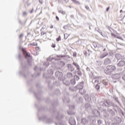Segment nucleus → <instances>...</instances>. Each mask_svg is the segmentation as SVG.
Segmentation results:
<instances>
[{
	"label": "nucleus",
	"mask_w": 125,
	"mask_h": 125,
	"mask_svg": "<svg viewBox=\"0 0 125 125\" xmlns=\"http://www.w3.org/2000/svg\"><path fill=\"white\" fill-rule=\"evenodd\" d=\"M55 76L58 78L59 81H63L65 79L63 76V73L61 72L56 71L55 73Z\"/></svg>",
	"instance_id": "nucleus-4"
},
{
	"label": "nucleus",
	"mask_w": 125,
	"mask_h": 125,
	"mask_svg": "<svg viewBox=\"0 0 125 125\" xmlns=\"http://www.w3.org/2000/svg\"><path fill=\"white\" fill-rule=\"evenodd\" d=\"M122 77H123V74L122 73L115 74L112 76V78L114 79V80H119V79H121Z\"/></svg>",
	"instance_id": "nucleus-8"
},
{
	"label": "nucleus",
	"mask_w": 125,
	"mask_h": 125,
	"mask_svg": "<svg viewBox=\"0 0 125 125\" xmlns=\"http://www.w3.org/2000/svg\"><path fill=\"white\" fill-rule=\"evenodd\" d=\"M107 112H108V113H109V114H110V115H111L112 117L116 115V114L115 113V111H113V110L111 109L108 108Z\"/></svg>",
	"instance_id": "nucleus-16"
},
{
	"label": "nucleus",
	"mask_w": 125,
	"mask_h": 125,
	"mask_svg": "<svg viewBox=\"0 0 125 125\" xmlns=\"http://www.w3.org/2000/svg\"><path fill=\"white\" fill-rule=\"evenodd\" d=\"M104 116H105V117H108V116H109V114L108 113H106V112H104Z\"/></svg>",
	"instance_id": "nucleus-50"
},
{
	"label": "nucleus",
	"mask_w": 125,
	"mask_h": 125,
	"mask_svg": "<svg viewBox=\"0 0 125 125\" xmlns=\"http://www.w3.org/2000/svg\"><path fill=\"white\" fill-rule=\"evenodd\" d=\"M93 46H94V48H95L97 46V44L96 43H94Z\"/></svg>",
	"instance_id": "nucleus-54"
},
{
	"label": "nucleus",
	"mask_w": 125,
	"mask_h": 125,
	"mask_svg": "<svg viewBox=\"0 0 125 125\" xmlns=\"http://www.w3.org/2000/svg\"><path fill=\"white\" fill-rule=\"evenodd\" d=\"M56 125H67V123L65 121L59 122L58 124L55 123Z\"/></svg>",
	"instance_id": "nucleus-20"
},
{
	"label": "nucleus",
	"mask_w": 125,
	"mask_h": 125,
	"mask_svg": "<svg viewBox=\"0 0 125 125\" xmlns=\"http://www.w3.org/2000/svg\"><path fill=\"white\" fill-rule=\"evenodd\" d=\"M59 13H61L62 14V15H64L65 14V12H64V11L62 10H61V11H59Z\"/></svg>",
	"instance_id": "nucleus-38"
},
{
	"label": "nucleus",
	"mask_w": 125,
	"mask_h": 125,
	"mask_svg": "<svg viewBox=\"0 0 125 125\" xmlns=\"http://www.w3.org/2000/svg\"><path fill=\"white\" fill-rule=\"evenodd\" d=\"M88 122V121L85 118H83L82 120L81 124L83 125H86V124H87Z\"/></svg>",
	"instance_id": "nucleus-19"
},
{
	"label": "nucleus",
	"mask_w": 125,
	"mask_h": 125,
	"mask_svg": "<svg viewBox=\"0 0 125 125\" xmlns=\"http://www.w3.org/2000/svg\"><path fill=\"white\" fill-rule=\"evenodd\" d=\"M48 73L50 75H53V70L52 69H49L48 70Z\"/></svg>",
	"instance_id": "nucleus-32"
},
{
	"label": "nucleus",
	"mask_w": 125,
	"mask_h": 125,
	"mask_svg": "<svg viewBox=\"0 0 125 125\" xmlns=\"http://www.w3.org/2000/svg\"><path fill=\"white\" fill-rule=\"evenodd\" d=\"M73 56L74 57H76V56H77V53L75 52V53H73Z\"/></svg>",
	"instance_id": "nucleus-53"
},
{
	"label": "nucleus",
	"mask_w": 125,
	"mask_h": 125,
	"mask_svg": "<svg viewBox=\"0 0 125 125\" xmlns=\"http://www.w3.org/2000/svg\"><path fill=\"white\" fill-rule=\"evenodd\" d=\"M83 97H80L79 99V101L77 102V103H83Z\"/></svg>",
	"instance_id": "nucleus-31"
},
{
	"label": "nucleus",
	"mask_w": 125,
	"mask_h": 125,
	"mask_svg": "<svg viewBox=\"0 0 125 125\" xmlns=\"http://www.w3.org/2000/svg\"><path fill=\"white\" fill-rule=\"evenodd\" d=\"M72 1H73V2H75V3L79 4L80 2L78 1L77 0H71Z\"/></svg>",
	"instance_id": "nucleus-42"
},
{
	"label": "nucleus",
	"mask_w": 125,
	"mask_h": 125,
	"mask_svg": "<svg viewBox=\"0 0 125 125\" xmlns=\"http://www.w3.org/2000/svg\"><path fill=\"white\" fill-rule=\"evenodd\" d=\"M70 82L72 84H76V80L75 79H72Z\"/></svg>",
	"instance_id": "nucleus-33"
},
{
	"label": "nucleus",
	"mask_w": 125,
	"mask_h": 125,
	"mask_svg": "<svg viewBox=\"0 0 125 125\" xmlns=\"http://www.w3.org/2000/svg\"><path fill=\"white\" fill-rule=\"evenodd\" d=\"M110 9V7H108L107 8H106V11L108 12L109 11V10Z\"/></svg>",
	"instance_id": "nucleus-63"
},
{
	"label": "nucleus",
	"mask_w": 125,
	"mask_h": 125,
	"mask_svg": "<svg viewBox=\"0 0 125 125\" xmlns=\"http://www.w3.org/2000/svg\"><path fill=\"white\" fill-rule=\"evenodd\" d=\"M24 77L26 78V79H29V78L31 77V74L30 75H29L28 74L26 75H24ZM31 83H32V79L30 78L29 81L28 80L27 81V84L29 85V84H31Z\"/></svg>",
	"instance_id": "nucleus-11"
},
{
	"label": "nucleus",
	"mask_w": 125,
	"mask_h": 125,
	"mask_svg": "<svg viewBox=\"0 0 125 125\" xmlns=\"http://www.w3.org/2000/svg\"><path fill=\"white\" fill-rule=\"evenodd\" d=\"M54 58L53 57L50 56L48 59H47L48 61H52Z\"/></svg>",
	"instance_id": "nucleus-34"
},
{
	"label": "nucleus",
	"mask_w": 125,
	"mask_h": 125,
	"mask_svg": "<svg viewBox=\"0 0 125 125\" xmlns=\"http://www.w3.org/2000/svg\"><path fill=\"white\" fill-rule=\"evenodd\" d=\"M86 71H90V69L89 68V67H87L86 69Z\"/></svg>",
	"instance_id": "nucleus-59"
},
{
	"label": "nucleus",
	"mask_w": 125,
	"mask_h": 125,
	"mask_svg": "<svg viewBox=\"0 0 125 125\" xmlns=\"http://www.w3.org/2000/svg\"><path fill=\"white\" fill-rule=\"evenodd\" d=\"M70 17L71 18H72L73 19H74V15H71L70 16Z\"/></svg>",
	"instance_id": "nucleus-62"
},
{
	"label": "nucleus",
	"mask_w": 125,
	"mask_h": 125,
	"mask_svg": "<svg viewBox=\"0 0 125 125\" xmlns=\"http://www.w3.org/2000/svg\"><path fill=\"white\" fill-rule=\"evenodd\" d=\"M44 65H46V66L47 67H48V66H49V62H45L43 63Z\"/></svg>",
	"instance_id": "nucleus-44"
},
{
	"label": "nucleus",
	"mask_w": 125,
	"mask_h": 125,
	"mask_svg": "<svg viewBox=\"0 0 125 125\" xmlns=\"http://www.w3.org/2000/svg\"><path fill=\"white\" fill-rule=\"evenodd\" d=\"M42 120L45 123H46V124H52L53 123V121L52 119L50 118H47L46 116H44L42 118Z\"/></svg>",
	"instance_id": "nucleus-7"
},
{
	"label": "nucleus",
	"mask_w": 125,
	"mask_h": 125,
	"mask_svg": "<svg viewBox=\"0 0 125 125\" xmlns=\"http://www.w3.org/2000/svg\"><path fill=\"white\" fill-rule=\"evenodd\" d=\"M23 34H21V35H20V38L21 39V38H23Z\"/></svg>",
	"instance_id": "nucleus-58"
},
{
	"label": "nucleus",
	"mask_w": 125,
	"mask_h": 125,
	"mask_svg": "<svg viewBox=\"0 0 125 125\" xmlns=\"http://www.w3.org/2000/svg\"><path fill=\"white\" fill-rule=\"evenodd\" d=\"M22 51L25 58H26V59L27 60L28 63L29 65H30V66H31L32 64V57H31V54L30 53L27 52V51H26L24 48L22 49Z\"/></svg>",
	"instance_id": "nucleus-1"
},
{
	"label": "nucleus",
	"mask_w": 125,
	"mask_h": 125,
	"mask_svg": "<svg viewBox=\"0 0 125 125\" xmlns=\"http://www.w3.org/2000/svg\"><path fill=\"white\" fill-rule=\"evenodd\" d=\"M108 55H109V54L108 53V52H104L101 54L100 56V58L101 59H103V58H105V57L108 56Z\"/></svg>",
	"instance_id": "nucleus-13"
},
{
	"label": "nucleus",
	"mask_w": 125,
	"mask_h": 125,
	"mask_svg": "<svg viewBox=\"0 0 125 125\" xmlns=\"http://www.w3.org/2000/svg\"><path fill=\"white\" fill-rule=\"evenodd\" d=\"M121 78L122 79V80L125 81V75H123L122 74V76L121 77Z\"/></svg>",
	"instance_id": "nucleus-45"
},
{
	"label": "nucleus",
	"mask_w": 125,
	"mask_h": 125,
	"mask_svg": "<svg viewBox=\"0 0 125 125\" xmlns=\"http://www.w3.org/2000/svg\"><path fill=\"white\" fill-rule=\"evenodd\" d=\"M35 49H36V50H40V47H35Z\"/></svg>",
	"instance_id": "nucleus-56"
},
{
	"label": "nucleus",
	"mask_w": 125,
	"mask_h": 125,
	"mask_svg": "<svg viewBox=\"0 0 125 125\" xmlns=\"http://www.w3.org/2000/svg\"><path fill=\"white\" fill-rule=\"evenodd\" d=\"M115 57L116 58V59H117V60H121V59L122 60H123V57H122V55L120 54H116L115 55Z\"/></svg>",
	"instance_id": "nucleus-15"
},
{
	"label": "nucleus",
	"mask_w": 125,
	"mask_h": 125,
	"mask_svg": "<svg viewBox=\"0 0 125 125\" xmlns=\"http://www.w3.org/2000/svg\"><path fill=\"white\" fill-rule=\"evenodd\" d=\"M38 66H35L34 68V70L35 71H38Z\"/></svg>",
	"instance_id": "nucleus-57"
},
{
	"label": "nucleus",
	"mask_w": 125,
	"mask_h": 125,
	"mask_svg": "<svg viewBox=\"0 0 125 125\" xmlns=\"http://www.w3.org/2000/svg\"><path fill=\"white\" fill-rule=\"evenodd\" d=\"M59 93H60V90L59 89H57L56 90V94H59Z\"/></svg>",
	"instance_id": "nucleus-43"
},
{
	"label": "nucleus",
	"mask_w": 125,
	"mask_h": 125,
	"mask_svg": "<svg viewBox=\"0 0 125 125\" xmlns=\"http://www.w3.org/2000/svg\"><path fill=\"white\" fill-rule=\"evenodd\" d=\"M109 91H110V93H111V94H113V90L110 89Z\"/></svg>",
	"instance_id": "nucleus-61"
},
{
	"label": "nucleus",
	"mask_w": 125,
	"mask_h": 125,
	"mask_svg": "<svg viewBox=\"0 0 125 125\" xmlns=\"http://www.w3.org/2000/svg\"><path fill=\"white\" fill-rule=\"evenodd\" d=\"M86 91L85 89H82V91L81 92H79L80 93H81V94L83 95L84 94V93H85Z\"/></svg>",
	"instance_id": "nucleus-30"
},
{
	"label": "nucleus",
	"mask_w": 125,
	"mask_h": 125,
	"mask_svg": "<svg viewBox=\"0 0 125 125\" xmlns=\"http://www.w3.org/2000/svg\"><path fill=\"white\" fill-rule=\"evenodd\" d=\"M39 2L41 4H42V0H39Z\"/></svg>",
	"instance_id": "nucleus-60"
},
{
	"label": "nucleus",
	"mask_w": 125,
	"mask_h": 125,
	"mask_svg": "<svg viewBox=\"0 0 125 125\" xmlns=\"http://www.w3.org/2000/svg\"><path fill=\"white\" fill-rule=\"evenodd\" d=\"M69 90L71 91H76V89L75 88V87L73 86L69 87Z\"/></svg>",
	"instance_id": "nucleus-27"
},
{
	"label": "nucleus",
	"mask_w": 125,
	"mask_h": 125,
	"mask_svg": "<svg viewBox=\"0 0 125 125\" xmlns=\"http://www.w3.org/2000/svg\"><path fill=\"white\" fill-rule=\"evenodd\" d=\"M85 7L86 9H87V10H89V7L88 6L86 5L85 6Z\"/></svg>",
	"instance_id": "nucleus-49"
},
{
	"label": "nucleus",
	"mask_w": 125,
	"mask_h": 125,
	"mask_svg": "<svg viewBox=\"0 0 125 125\" xmlns=\"http://www.w3.org/2000/svg\"><path fill=\"white\" fill-rule=\"evenodd\" d=\"M66 76H67V78H68L69 79H72V78H73V73H72L71 72L68 73L66 74Z\"/></svg>",
	"instance_id": "nucleus-23"
},
{
	"label": "nucleus",
	"mask_w": 125,
	"mask_h": 125,
	"mask_svg": "<svg viewBox=\"0 0 125 125\" xmlns=\"http://www.w3.org/2000/svg\"><path fill=\"white\" fill-rule=\"evenodd\" d=\"M111 60L109 58H106L104 60V65H108V64H111Z\"/></svg>",
	"instance_id": "nucleus-12"
},
{
	"label": "nucleus",
	"mask_w": 125,
	"mask_h": 125,
	"mask_svg": "<svg viewBox=\"0 0 125 125\" xmlns=\"http://www.w3.org/2000/svg\"><path fill=\"white\" fill-rule=\"evenodd\" d=\"M63 118H64V115L63 114H58L57 117V120H61V119H63Z\"/></svg>",
	"instance_id": "nucleus-22"
},
{
	"label": "nucleus",
	"mask_w": 125,
	"mask_h": 125,
	"mask_svg": "<svg viewBox=\"0 0 125 125\" xmlns=\"http://www.w3.org/2000/svg\"><path fill=\"white\" fill-rule=\"evenodd\" d=\"M52 47H53V48H55V47L56 46V45H55V44H52V45H51Z\"/></svg>",
	"instance_id": "nucleus-51"
},
{
	"label": "nucleus",
	"mask_w": 125,
	"mask_h": 125,
	"mask_svg": "<svg viewBox=\"0 0 125 125\" xmlns=\"http://www.w3.org/2000/svg\"><path fill=\"white\" fill-rule=\"evenodd\" d=\"M113 98L114 100H115L116 101V102L118 103V104H120V102L118 100V97H116V96H113Z\"/></svg>",
	"instance_id": "nucleus-25"
},
{
	"label": "nucleus",
	"mask_w": 125,
	"mask_h": 125,
	"mask_svg": "<svg viewBox=\"0 0 125 125\" xmlns=\"http://www.w3.org/2000/svg\"><path fill=\"white\" fill-rule=\"evenodd\" d=\"M67 114L68 115H75V113H74V112H73L72 111H68Z\"/></svg>",
	"instance_id": "nucleus-35"
},
{
	"label": "nucleus",
	"mask_w": 125,
	"mask_h": 125,
	"mask_svg": "<svg viewBox=\"0 0 125 125\" xmlns=\"http://www.w3.org/2000/svg\"><path fill=\"white\" fill-rule=\"evenodd\" d=\"M84 55H85V56H86V55H87V52H84Z\"/></svg>",
	"instance_id": "nucleus-64"
},
{
	"label": "nucleus",
	"mask_w": 125,
	"mask_h": 125,
	"mask_svg": "<svg viewBox=\"0 0 125 125\" xmlns=\"http://www.w3.org/2000/svg\"><path fill=\"white\" fill-rule=\"evenodd\" d=\"M95 88L96 89L97 91L98 92L99 91V89H100V83H99L98 84H96Z\"/></svg>",
	"instance_id": "nucleus-21"
},
{
	"label": "nucleus",
	"mask_w": 125,
	"mask_h": 125,
	"mask_svg": "<svg viewBox=\"0 0 125 125\" xmlns=\"http://www.w3.org/2000/svg\"><path fill=\"white\" fill-rule=\"evenodd\" d=\"M69 110H74L75 109V106L73 105H69Z\"/></svg>",
	"instance_id": "nucleus-37"
},
{
	"label": "nucleus",
	"mask_w": 125,
	"mask_h": 125,
	"mask_svg": "<svg viewBox=\"0 0 125 125\" xmlns=\"http://www.w3.org/2000/svg\"><path fill=\"white\" fill-rule=\"evenodd\" d=\"M27 14H28V13H27L26 12H24L23 13V16H26V15H27Z\"/></svg>",
	"instance_id": "nucleus-48"
},
{
	"label": "nucleus",
	"mask_w": 125,
	"mask_h": 125,
	"mask_svg": "<svg viewBox=\"0 0 125 125\" xmlns=\"http://www.w3.org/2000/svg\"><path fill=\"white\" fill-rule=\"evenodd\" d=\"M125 65V61H121L118 63V66L119 67H123Z\"/></svg>",
	"instance_id": "nucleus-14"
},
{
	"label": "nucleus",
	"mask_w": 125,
	"mask_h": 125,
	"mask_svg": "<svg viewBox=\"0 0 125 125\" xmlns=\"http://www.w3.org/2000/svg\"><path fill=\"white\" fill-rule=\"evenodd\" d=\"M69 123L71 125H76V120L74 117H70L69 119Z\"/></svg>",
	"instance_id": "nucleus-10"
},
{
	"label": "nucleus",
	"mask_w": 125,
	"mask_h": 125,
	"mask_svg": "<svg viewBox=\"0 0 125 125\" xmlns=\"http://www.w3.org/2000/svg\"><path fill=\"white\" fill-rule=\"evenodd\" d=\"M86 97L87 98L88 100H89L91 99V98H90V97L89 96H88V95H86L85 96V99H86Z\"/></svg>",
	"instance_id": "nucleus-40"
},
{
	"label": "nucleus",
	"mask_w": 125,
	"mask_h": 125,
	"mask_svg": "<svg viewBox=\"0 0 125 125\" xmlns=\"http://www.w3.org/2000/svg\"><path fill=\"white\" fill-rule=\"evenodd\" d=\"M56 19L57 20V21H59V17H58V16H56Z\"/></svg>",
	"instance_id": "nucleus-55"
},
{
	"label": "nucleus",
	"mask_w": 125,
	"mask_h": 125,
	"mask_svg": "<svg viewBox=\"0 0 125 125\" xmlns=\"http://www.w3.org/2000/svg\"><path fill=\"white\" fill-rule=\"evenodd\" d=\"M64 103H69V101H66V99H63Z\"/></svg>",
	"instance_id": "nucleus-46"
},
{
	"label": "nucleus",
	"mask_w": 125,
	"mask_h": 125,
	"mask_svg": "<svg viewBox=\"0 0 125 125\" xmlns=\"http://www.w3.org/2000/svg\"><path fill=\"white\" fill-rule=\"evenodd\" d=\"M74 79L76 80V81H79V80H80V76L79 75L78 76L77 75H75L74 76Z\"/></svg>",
	"instance_id": "nucleus-29"
},
{
	"label": "nucleus",
	"mask_w": 125,
	"mask_h": 125,
	"mask_svg": "<svg viewBox=\"0 0 125 125\" xmlns=\"http://www.w3.org/2000/svg\"><path fill=\"white\" fill-rule=\"evenodd\" d=\"M98 124L99 125H101V124H102V120H98Z\"/></svg>",
	"instance_id": "nucleus-41"
},
{
	"label": "nucleus",
	"mask_w": 125,
	"mask_h": 125,
	"mask_svg": "<svg viewBox=\"0 0 125 125\" xmlns=\"http://www.w3.org/2000/svg\"><path fill=\"white\" fill-rule=\"evenodd\" d=\"M67 67L68 68V71H70V72H74V71H75V67H74L73 65L71 64H68L67 65Z\"/></svg>",
	"instance_id": "nucleus-9"
},
{
	"label": "nucleus",
	"mask_w": 125,
	"mask_h": 125,
	"mask_svg": "<svg viewBox=\"0 0 125 125\" xmlns=\"http://www.w3.org/2000/svg\"><path fill=\"white\" fill-rule=\"evenodd\" d=\"M60 65L62 66V67H64V66L65 65V63L61 61L60 62Z\"/></svg>",
	"instance_id": "nucleus-36"
},
{
	"label": "nucleus",
	"mask_w": 125,
	"mask_h": 125,
	"mask_svg": "<svg viewBox=\"0 0 125 125\" xmlns=\"http://www.w3.org/2000/svg\"><path fill=\"white\" fill-rule=\"evenodd\" d=\"M116 71V66L114 65H108L106 66V69H104V72L106 75H111L113 72Z\"/></svg>",
	"instance_id": "nucleus-2"
},
{
	"label": "nucleus",
	"mask_w": 125,
	"mask_h": 125,
	"mask_svg": "<svg viewBox=\"0 0 125 125\" xmlns=\"http://www.w3.org/2000/svg\"><path fill=\"white\" fill-rule=\"evenodd\" d=\"M77 75L79 76H81L83 74L82 73V72H81V68H79V69H77Z\"/></svg>",
	"instance_id": "nucleus-26"
},
{
	"label": "nucleus",
	"mask_w": 125,
	"mask_h": 125,
	"mask_svg": "<svg viewBox=\"0 0 125 125\" xmlns=\"http://www.w3.org/2000/svg\"><path fill=\"white\" fill-rule=\"evenodd\" d=\"M92 83L95 85L98 84V83H100V82H99V81H98V79L94 78L92 80Z\"/></svg>",
	"instance_id": "nucleus-17"
},
{
	"label": "nucleus",
	"mask_w": 125,
	"mask_h": 125,
	"mask_svg": "<svg viewBox=\"0 0 125 125\" xmlns=\"http://www.w3.org/2000/svg\"><path fill=\"white\" fill-rule=\"evenodd\" d=\"M83 87V82H81L79 84L75 87V89H76V91L79 89V92L82 91V89Z\"/></svg>",
	"instance_id": "nucleus-6"
},
{
	"label": "nucleus",
	"mask_w": 125,
	"mask_h": 125,
	"mask_svg": "<svg viewBox=\"0 0 125 125\" xmlns=\"http://www.w3.org/2000/svg\"><path fill=\"white\" fill-rule=\"evenodd\" d=\"M64 84H65V85H66L67 86H68V85H70V83H69V82H66V81H64V80L62 81Z\"/></svg>",
	"instance_id": "nucleus-28"
},
{
	"label": "nucleus",
	"mask_w": 125,
	"mask_h": 125,
	"mask_svg": "<svg viewBox=\"0 0 125 125\" xmlns=\"http://www.w3.org/2000/svg\"><path fill=\"white\" fill-rule=\"evenodd\" d=\"M117 39H119V40H121V41H124V39L121 37L117 36Z\"/></svg>",
	"instance_id": "nucleus-47"
},
{
	"label": "nucleus",
	"mask_w": 125,
	"mask_h": 125,
	"mask_svg": "<svg viewBox=\"0 0 125 125\" xmlns=\"http://www.w3.org/2000/svg\"><path fill=\"white\" fill-rule=\"evenodd\" d=\"M102 106L103 107H111V106L112 107H117V105L115 104L114 103L109 100H107L105 102L102 103Z\"/></svg>",
	"instance_id": "nucleus-3"
},
{
	"label": "nucleus",
	"mask_w": 125,
	"mask_h": 125,
	"mask_svg": "<svg viewBox=\"0 0 125 125\" xmlns=\"http://www.w3.org/2000/svg\"><path fill=\"white\" fill-rule=\"evenodd\" d=\"M122 123V119L119 117H116L115 121L111 124V125H120Z\"/></svg>",
	"instance_id": "nucleus-5"
},
{
	"label": "nucleus",
	"mask_w": 125,
	"mask_h": 125,
	"mask_svg": "<svg viewBox=\"0 0 125 125\" xmlns=\"http://www.w3.org/2000/svg\"><path fill=\"white\" fill-rule=\"evenodd\" d=\"M73 65H74V66L76 67V68H77V70H79V69L81 68H80V65H79V64H78V63L76 62H73Z\"/></svg>",
	"instance_id": "nucleus-24"
},
{
	"label": "nucleus",
	"mask_w": 125,
	"mask_h": 125,
	"mask_svg": "<svg viewBox=\"0 0 125 125\" xmlns=\"http://www.w3.org/2000/svg\"><path fill=\"white\" fill-rule=\"evenodd\" d=\"M57 42H60V41H61V36H59L58 38L56 39Z\"/></svg>",
	"instance_id": "nucleus-39"
},
{
	"label": "nucleus",
	"mask_w": 125,
	"mask_h": 125,
	"mask_svg": "<svg viewBox=\"0 0 125 125\" xmlns=\"http://www.w3.org/2000/svg\"><path fill=\"white\" fill-rule=\"evenodd\" d=\"M102 83L103 84H104V85H108V84L109 83V80H108V79H105L103 80Z\"/></svg>",
	"instance_id": "nucleus-18"
},
{
	"label": "nucleus",
	"mask_w": 125,
	"mask_h": 125,
	"mask_svg": "<svg viewBox=\"0 0 125 125\" xmlns=\"http://www.w3.org/2000/svg\"><path fill=\"white\" fill-rule=\"evenodd\" d=\"M32 45H34L35 46H36V45H38V43L37 42H34L32 43Z\"/></svg>",
	"instance_id": "nucleus-52"
}]
</instances>
